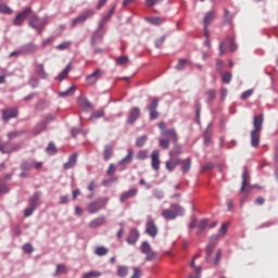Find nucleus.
<instances>
[{"label": "nucleus", "instance_id": "1", "mask_svg": "<svg viewBox=\"0 0 278 278\" xmlns=\"http://www.w3.org/2000/svg\"><path fill=\"white\" fill-rule=\"evenodd\" d=\"M253 126H254V129L251 131V135H250L251 146L254 149H257V147H260V132L264 127V114L254 116Z\"/></svg>", "mask_w": 278, "mask_h": 278}, {"label": "nucleus", "instance_id": "2", "mask_svg": "<svg viewBox=\"0 0 278 278\" xmlns=\"http://www.w3.org/2000/svg\"><path fill=\"white\" fill-rule=\"evenodd\" d=\"M28 25L31 29H35L37 34H42L45 27L49 25V17L40 18V16L33 14L28 21Z\"/></svg>", "mask_w": 278, "mask_h": 278}, {"label": "nucleus", "instance_id": "3", "mask_svg": "<svg viewBox=\"0 0 278 278\" xmlns=\"http://www.w3.org/2000/svg\"><path fill=\"white\" fill-rule=\"evenodd\" d=\"M55 121V115L48 114L43 117L41 122H39L34 130H33V136H40L42 131H47V127L49 126V123H53Z\"/></svg>", "mask_w": 278, "mask_h": 278}, {"label": "nucleus", "instance_id": "4", "mask_svg": "<svg viewBox=\"0 0 278 278\" xmlns=\"http://www.w3.org/2000/svg\"><path fill=\"white\" fill-rule=\"evenodd\" d=\"M159 105H160V98L155 97L146 106V110L149 112L150 121H157V118H160V112H157Z\"/></svg>", "mask_w": 278, "mask_h": 278}, {"label": "nucleus", "instance_id": "5", "mask_svg": "<svg viewBox=\"0 0 278 278\" xmlns=\"http://www.w3.org/2000/svg\"><path fill=\"white\" fill-rule=\"evenodd\" d=\"M105 205H108V198H99L88 204L87 212L89 214H97L100 210H105Z\"/></svg>", "mask_w": 278, "mask_h": 278}, {"label": "nucleus", "instance_id": "6", "mask_svg": "<svg viewBox=\"0 0 278 278\" xmlns=\"http://www.w3.org/2000/svg\"><path fill=\"white\" fill-rule=\"evenodd\" d=\"M218 240H220V236H211L210 242L207 243L205 248V262L207 264H212V255H214V249H216V244L218 243Z\"/></svg>", "mask_w": 278, "mask_h": 278}, {"label": "nucleus", "instance_id": "7", "mask_svg": "<svg viewBox=\"0 0 278 278\" xmlns=\"http://www.w3.org/2000/svg\"><path fill=\"white\" fill-rule=\"evenodd\" d=\"M92 16H94V10L88 9L83 14L72 20L71 27L75 28L77 25H84V23H86L88 18H92Z\"/></svg>", "mask_w": 278, "mask_h": 278}, {"label": "nucleus", "instance_id": "8", "mask_svg": "<svg viewBox=\"0 0 278 278\" xmlns=\"http://www.w3.org/2000/svg\"><path fill=\"white\" fill-rule=\"evenodd\" d=\"M33 9L31 7H27L24 10H22L21 12H18L15 17L13 18V25H15V27H21V25H23V23H25V21H27V18L29 17V14H31Z\"/></svg>", "mask_w": 278, "mask_h": 278}, {"label": "nucleus", "instance_id": "9", "mask_svg": "<svg viewBox=\"0 0 278 278\" xmlns=\"http://www.w3.org/2000/svg\"><path fill=\"white\" fill-rule=\"evenodd\" d=\"M1 119L3 123H10L12 118H18V109L17 108H7L1 111Z\"/></svg>", "mask_w": 278, "mask_h": 278}, {"label": "nucleus", "instance_id": "10", "mask_svg": "<svg viewBox=\"0 0 278 278\" xmlns=\"http://www.w3.org/2000/svg\"><path fill=\"white\" fill-rule=\"evenodd\" d=\"M41 197H42V192L36 191L33 195L29 197L28 205L30 207H34L35 210H38V207L42 205V201H40Z\"/></svg>", "mask_w": 278, "mask_h": 278}, {"label": "nucleus", "instance_id": "11", "mask_svg": "<svg viewBox=\"0 0 278 278\" xmlns=\"http://www.w3.org/2000/svg\"><path fill=\"white\" fill-rule=\"evenodd\" d=\"M161 135L163 138H168L173 144H177V142H179V136L177 135V130H175V128L163 130L161 131Z\"/></svg>", "mask_w": 278, "mask_h": 278}, {"label": "nucleus", "instance_id": "12", "mask_svg": "<svg viewBox=\"0 0 278 278\" xmlns=\"http://www.w3.org/2000/svg\"><path fill=\"white\" fill-rule=\"evenodd\" d=\"M252 186L253 185H251V174L249 173V167L243 166L241 192H244L247 188H251Z\"/></svg>", "mask_w": 278, "mask_h": 278}, {"label": "nucleus", "instance_id": "13", "mask_svg": "<svg viewBox=\"0 0 278 278\" xmlns=\"http://www.w3.org/2000/svg\"><path fill=\"white\" fill-rule=\"evenodd\" d=\"M14 151H16V147H14V143L10 141L5 142L2 139H0V152L2 154L10 155V153H14Z\"/></svg>", "mask_w": 278, "mask_h": 278}, {"label": "nucleus", "instance_id": "14", "mask_svg": "<svg viewBox=\"0 0 278 278\" xmlns=\"http://www.w3.org/2000/svg\"><path fill=\"white\" fill-rule=\"evenodd\" d=\"M99 79H101V68H97L93 73L86 76V83L89 86H94Z\"/></svg>", "mask_w": 278, "mask_h": 278}, {"label": "nucleus", "instance_id": "15", "mask_svg": "<svg viewBox=\"0 0 278 278\" xmlns=\"http://www.w3.org/2000/svg\"><path fill=\"white\" fill-rule=\"evenodd\" d=\"M21 48H22L23 55H31L38 52V45L34 42L25 43Z\"/></svg>", "mask_w": 278, "mask_h": 278}, {"label": "nucleus", "instance_id": "16", "mask_svg": "<svg viewBox=\"0 0 278 278\" xmlns=\"http://www.w3.org/2000/svg\"><path fill=\"white\" fill-rule=\"evenodd\" d=\"M138 118H140V108L135 106L130 110L126 123L128 125H134Z\"/></svg>", "mask_w": 278, "mask_h": 278}, {"label": "nucleus", "instance_id": "17", "mask_svg": "<svg viewBox=\"0 0 278 278\" xmlns=\"http://www.w3.org/2000/svg\"><path fill=\"white\" fill-rule=\"evenodd\" d=\"M146 233H148V236L151 238H155V236H157V226L153 219H149L146 223Z\"/></svg>", "mask_w": 278, "mask_h": 278}, {"label": "nucleus", "instance_id": "18", "mask_svg": "<svg viewBox=\"0 0 278 278\" xmlns=\"http://www.w3.org/2000/svg\"><path fill=\"white\" fill-rule=\"evenodd\" d=\"M105 35L102 33H97L96 30L91 34L89 45L90 47H97V45H101L103 42V38Z\"/></svg>", "mask_w": 278, "mask_h": 278}, {"label": "nucleus", "instance_id": "19", "mask_svg": "<svg viewBox=\"0 0 278 278\" xmlns=\"http://www.w3.org/2000/svg\"><path fill=\"white\" fill-rule=\"evenodd\" d=\"M140 239V232L136 229V228H131L129 230L128 237L126 239V242L128 244H136V242H138V240Z\"/></svg>", "mask_w": 278, "mask_h": 278}, {"label": "nucleus", "instance_id": "20", "mask_svg": "<svg viewBox=\"0 0 278 278\" xmlns=\"http://www.w3.org/2000/svg\"><path fill=\"white\" fill-rule=\"evenodd\" d=\"M182 173L186 174V173H190V168H192V159L190 157H187V159H179V165Z\"/></svg>", "mask_w": 278, "mask_h": 278}, {"label": "nucleus", "instance_id": "21", "mask_svg": "<svg viewBox=\"0 0 278 278\" xmlns=\"http://www.w3.org/2000/svg\"><path fill=\"white\" fill-rule=\"evenodd\" d=\"M136 194H138V189L136 188L129 189L128 191L121 194L119 201L121 203H125V201H129V199H134Z\"/></svg>", "mask_w": 278, "mask_h": 278}, {"label": "nucleus", "instance_id": "22", "mask_svg": "<svg viewBox=\"0 0 278 278\" xmlns=\"http://www.w3.org/2000/svg\"><path fill=\"white\" fill-rule=\"evenodd\" d=\"M177 166H179V157H169V160L165 162V168L169 173H173V170H175Z\"/></svg>", "mask_w": 278, "mask_h": 278}, {"label": "nucleus", "instance_id": "23", "mask_svg": "<svg viewBox=\"0 0 278 278\" xmlns=\"http://www.w3.org/2000/svg\"><path fill=\"white\" fill-rule=\"evenodd\" d=\"M151 164L154 170H160V150H154L151 153Z\"/></svg>", "mask_w": 278, "mask_h": 278}, {"label": "nucleus", "instance_id": "24", "mask_svg": "<svg viewBox=\"0 0 278 278\" xmlns=\"http://www.w3.org/2000/svg\"><path fill=\"white\" fill-rule=\"evenodd\" d=\"M77 165V153H73L68 157V162L64 163L63 168L65 170H70V168H74Z\"/></svg>", "mask_w": 278, "mask_h": 278}, {"label": "nucleus", "instance_id": "25", "mask_svg": "<svg viewBox=\"0 0 278 278\" xmlns=\"http://www.w3.org/2000/svg\"><path fill=\"white\" fill-rule=\"evenodd\" d=\"M214 18H216V12L214 11H208L203 18V25L204 27H210L212 23H214Z\"/></svg>", "mask_w": 278, "mask_h": 278}, {"label": "nucleus", "instance_id": "26", "mask_svg": "<svg viewBox=\"0 0 278 278\" xmlns=\"http://www.w3.org/2000/svg\"><path fill=\"white\" fill-rule=\"evenodd\" d=\"M181 153H184V150L181 148V144H179L177 141L176 143H174L173 149L168 152V155L169 157H179Z\"/></svg>", "mask_w": 278, "mask_h": 278}, {"label": "nucleus", "instance_id": "27", "mask_svg": "<svg viewBox=\"0 0 278 278\" xmlns=\"http://www.w3.org/2000/svg\"><path fill=\"white\" fill-rule=\"evenodd\" d=\"M112 155H114V146L112 144L104 146V151H103L104 162L112 160Z\"/></svg>", "mask_w": 278, "mask_h": 278}, {"label": "nucleus", "instance_id": "28", "mask_svg": "<svg viewBox=\"0 0 278 278\" xmlns=\"http://www.w3.org/2000/svg\"><path fill=\"white\" fill-rule=\"evenodd\" d=\"M131 162H134V150L132 149H128L127 150V155L122 159L118 164L119 166H125L126 164H131Z\"/></svg>", "mask_w": 278, "mask_h": 278}, {"label": "nucleus", "instance_id": "29", "mask_svg": "<svg viewBox=\"0 0 278 278\" xmlns=\"http://www.w3.org/2000/svg\"><path fill=\"white\" fill-rule=\"evenodd\" d=\"M108 220H105V216H100L89 223L90 229H97V227H101L102 225H105Z\"/></svg>", "mask_w": 278, "mask_h": 278}, {"label": "nucleus", "instance_id": "30", "mask_svg": "<svg viewBox=\"0 0 278 278\" xmlns=\"http://www.w3.org/2000/svg\"><path fill=\"white\" fill-rule=\"evenodd\" d=\"M35 73H36V75H38V77H40V79H47V77H49V74H47V72L45 71L43 63L37 64V66L35 68Z\"/></svg>", "mask_w": 278, "mask_h": 278}, {"label": "nucleus", "instance_id": "31", "mask_svg": "<svg viewBox=\"0 0 278 278\" xmlns=\"http://www.w3.org/2000/svg\"><path fill=\"white\" fill-rule=\"evenodd\" d=\"M77 103L80 108H84L85 110H93V105L88 99L79 97L77 99Z\"/></svg>", "mask_w": 278, "mask_h": 278}, {"label": "nucleus", "instance_id": "32", "mask_svg": "<svg viewBox=\"0 0 278 278\" xmlns=\"http://www.w3.org/2000/svg\"><path fill=\"white\" fill-rule=\"evenodd\" d=\"M73 68V64L68 63L65 68L59 74L58 79L60 83L64 81L66 77H68V73H71V70Z\"/></svg>", "mask_w": 278, "mask_h": 278}, {"label": "nucleus", "instance_id": "33", "mask_svg": "<svg viewBox=\"0 0 278 278\" xmlns=\"http://www.w3.org/2000/svg\"><path fill=\"white\" fill-rule=\"evenodd\" d=\"M162 216L165 220H175L177 218V214L170 208L164 210Z\"/></svg>", "mask_w": 278, "mask_h": 278}, {"label": "nucleus", "instance_id": "34", "mask_svg": "<svg viewBox=\"0 0 278 278\" xmlns=\"http://www.w3.org/2000/svg\"><path fill=\"white\" fill-rule=\"evenodd\" d=\"M203 138L204 146L210 147V144H212V130H210V126H207V128L204 130Z\"/></svg>", "mask_w": 278, "mask_h": 278}, {"label": "nucleus", "instance_id": "35", "mask_svg": "<svg viewBox=\"0 0 278 278\" xmlns=\"http://www.w3.org/2000/svg\"><path fill=\"white\" fill-rule=\"evenodd\" d=\"M75 90H77V87L72 86L65 91H60L59 97H62L63 99H66V97H73V94H75Z\"/></svg>", "mask_w": 278, "mask_h": 278}, {"label": "nucleus", "instance_id": "36", "mask_svg": "<svg viewBox=\"0 0 278 278\" xmlns=\"http://www.w3.org/2000/svg\"><path fill=\"white\" fill-rule=\"evenodd\" d=\"M127 275H129V267L125 265H118L117 266V277L125 278Z\"/></svg>", "mask_w": 278, "mask_h": 278}, {"label": "nucleus", "instance_id": "37", "mask_svg": "<svg viewBox=\"0 0 278 278\" xmlns=\"http://www.w3.org/2000/svg\"><path fill=\"white\" fill-rule=\"evenodd\" d=\"M68 273V267L64 264H58L56 269L54 271V277H58V275H66Z\"/></svg>", "mask_w": 278, "mask_h": 278}, {"label": "nucleus", "instance_id": "38", "mask_svg": "<svg viewBox=\"0 0 278 278\" xmlns=\"http://www.w3.org/2000/svg\"><path fill=\"white\" fill-rule=\"evenodd\" d=\"M170 207L174 210V214H176V216H184V214H186V210L179 204H170Z\"/></svg>", "mask_w": 278, "mask_h": 278}, {"label": "nucleus", "instance_id": "39", "mask_svg": "<svg viewBox=\"0 0 278 278\" xmlns=\"http://www.w3.org/2000/svg\"><path fill=\"white\" fill-rule=\"evenodd\" d=\"M25 134H27V131H25V130H13V131L9 132L7 136H8L9 140H14V138L25 136Z\"/></svg>", "mask_w": 278, "mask_h": 278}, {"label": "nucleus", "instance_id": "40", "mask_svg": "<svg viewBox=\"0 0 278 278\" xmlns=\"http://www.w3.org/2000/svg\"><path fill=\"white\" fill-rule=\"evenodd\" d=\"M46 152L48 153V155H55V153H58V147H55V143L53 141H50L48 143Z\"/></svg>", "mask_w": 278, "mask_h": 278}, {"label": "nucleus", "instance_id": "41", "mask_svg": "<svg viewBox=\"0 0 278 278\" xmlns=\"http://www.w3.org/2000/svg\"><path fill=\"white\" fill-rule=\"evenodd\" d=\"M103 116H105V110L103 109H100L96 112H93L90 117H89V121H94L97 118H103Z\"/></svg>", "mask_w": 278, "mask_h": 278}, {"label": "nucleus", "instance_id": "42", "mask_svg": "<svg viewBox=\"0 0 278 278\" xmlns=\"http://www.w3.org/2000/svg\"><path fill=\"white\" fill-rule=\"evenodd\" d=\"M146 21H148L150 25H162V23H164V18L160 16L147 17Z\"/></svg>", "mask_w": 278, "mask_h": 278}, {"label": "nucleus", "instance_id": "43", "mask_svg": "<svg viewBox=\"0 0 278 278\" xmlns=\"http://www.w3.org/2000/svg\"><path fill=\"white\" fill-rule=\"evenodd\" d=\"M187 64H191V62L188 59H179L176 65V71H184Z\"/></svg>", "mask_w": 278, "mask_h": 278}, {"label": "nucleus", "instance_id": "44", "mask_svg": "<svg viewBox=\"0 0 278 278\" xmlns=\"http://www.w3.org/2000/svg\"><path fill=\"white\" fill-rule=\"evenodd\" d=\"M147 140H149V136L143 135L136 139V147L138 149L142 148L143 144H147Z\"/></svg>", "mask_w": 278, "mask_h": 278}, {"label": "nucleus", "instance_id": "45", "mask_svg": "<svg viewBox=\"0 0 278 278\" xmlns=\"http://www.w3.org/2000/svg\"><path fill=\"white\" fill-rule=\"evenodd\" d=\"M205 96H206V102L212 103V101H214V99H216V90L208 89L205 91Z\"/></svg>", "mask_w": 278, "mask_h": 278}, {"label": "nucleus", "instance_id": "46", "mask_svg": "<svg viewBox=\"0 0 278 278\" xmlns=\"http://www.w3.org/2000/svg\"><path fill=\"white\" fill-rule=\"evenodd\" d=\"M20 168L21 170H31L34 168V161H23Z\"/></svg>", "mask_w": 278, "mask_h": 278}, {"label": "nucleus", "instance_id": "47", "mask_svg": "<svg viewBox=\"0 0 278 278\" xmlns=\"http://www.w3.org/2000/svg\"><path fill=\"white\" fill-rule=\"evenodd\" d=\"M47 108H49V104L45 100H40L35 105V110H37L38 112H42V111L47 110Z\"/></svg>", "mask_w": 278, "mask_h": 278}, {"label": "nucleus", "instance_id": "48", "mask_svg": "<svg viewBox=\"0 0 278 278\" xmlns=\"http://www.w3.org/2000/svg\"><path fill=\"white\" fill-rule=\"evenodd\" d=\"M224 25H229L233 21V15H231V12L227 9L224 11Z\"/></svg>", "mask_w": 278, "mask_h": 278}, {"label": "nucleus", "instance_id": "49", "mask_svg": "<svg viewBox=\"0 0 278 278\" xmlns=\"http://www.w3.org/2000/svg\"><path fill=\"white\" fill-rule=\"evenodd\" d=\"M227 229H229V225L228 224H223L222 227L218 230V233L213 235V236H219V240H223V236L227 235Z\"/></svg>", "mask_w": 278, "mask_h": 278}, {"label": "nucleus", "instance_id": "50", "mask_svg": "<svg viewBox=\"0 0 278 278\" xmlns=\"http://www.w3.org/2000/svg\"><path fill=\"white\" fill-rule=\"evenodd\" d=\"M226 42H230L229 49H230L231 53H233V51H237L238 43H236V39L235 38L227 37L226 38Z\"/></svg>", "mask_w": 278, "mask_h": 278}, {"label": "nucleus", "instance_id": "51", "mask_svg": "<svg viewBox=\"0 0 278 278\" xmlns=\"http://www.w3.org/2000/svg\"><path fill=\"white\" fill-rule=\"evenodd\" d=\"M118 181V177L114 176L110 179H104L102 180V186H104V188H110L112 186V184Z\"/></svg>", "mask_w": 278, "mask_h": 278}, {"label": "nucleus", "instance_id": "52", "mask_svg": "<svg viewBox=\"0 0 278 278\" xmlns=\"http://www.w3.org/2000/svg\"><path fill=\"white\" fill-rule=\"evenodd\" d=\"M233 78V75L231 72L224 73L222 76L223 84H231V79Z\"/></svg>", "mask_w": 278, "mask_h": 278}, {"label": "nucleus", "instance_id": "53", "mask_svg": "<svg viewBox=\"0 0 278 278\" xmlns=\"http://www.w3.org/2000/svg\"><path fill=\"white\" fill-rule=\"evenodd\" d=\"M151 251V244L149 243V241H143L141 243V253H143V255H147V253H149Z\"/></svg>", "mask_w": 278, "mask_h": 278}, {"label": "nucleus", "instance_id": "54", "mask_svg": "<svg viewBox=\"0 0 278 278\" xmlns=\"http://www.w3.org/2000/svg\"><path fill=\"white\" fill-rule=\"evenodd\" d=\"M96 255H99V257H103V255H108V248L105 247H98L94 250Z\"/></svg>", "mask_w": 278, "mask_h": 278}, {"label": "nucleus", "instance_id": "55", "mask_svg": "<svg viewBox=\"0 0 278 278\" xmlns=\"http://www.w3.org/2000/svg\"><path fill=\"white\" fill-rule=\"evenodd\" d=\"M71 45H73L71 41H63L59 46H56L58 51H66V49L71 48Z\"/></svg>", "mask_w": 278, "mask_h": 278}, {"label": "nucleus", "instance_id": "56", "mask_svg": "<svg viewBox=\"0 0 278 278\" xmlns=\"http://www.w3.org/2000/svg\"><path fill=\"white\" fill-rule=\"evenodd\" d=\"M98 34H102L105 36V22H103V20H101L98 24V28L94 30Z\"/></svg>", "mask_w": 278, "mask_h": 278}, {"label": "nucleus", "instance_id": "57", "mask_svg": "<svg viewBox=\"0 0 278 278\" xmlns=\"http://www.w3.org/2000/svg\"><path fill=\"white\" fill-rule=\"evenodd\" d=\"M205 227H207V218H203L200 220V224L198 226L199 232H197V236H199V233H201V231H204Z\"/></svg>", "mask_w": 278, "mask_h": 278}, {"label": "nucleus", "instance_id": "58", "mask_svg": "<svg viewBox=\"0 0 278 278\" xmlns=\"http://www.w3.org/2000/svg\"><path fill=\"white\" fill-rule=\"evenodd\" d=\"M129 62V56L127 55H121L116 59V64L119 66H123V64H127Z\"/></svg>", "mask_w": 278, "mask_h": 278}, {"label": "nucleus", "instance_id": "59", "mask_svg": "<svg viewBox=\"0 0 278 278\" xmlns=\"http://www.w3.org/2000/svg\"><path fill=\"white\" fill-rule=\"evenodd\" d=\"M148 155H149V150H141L137 153V160H140V161L147 160Z\"/></svg>", "mask_w": 278, "mask_h": 278}, {"label": "nucleus", "instance_id": "60", "mask_svg": "<svg viewBox=\"0 0 278 278\" xmlns=\"http://www.w3.org/2000/svg\"><path fill=\"white\" fill-rule=\"evenodd\" d=\"M0 14H12V9L8 4H0Z\"/></svg>", "mask_w": 278, "mask_h": 278}, {"label": "nucleus", "instance_id": "61", "mask_svg": "<svg viewBox=\"0 0 278 278\" xmlns=\"http://www.w3.org/2000/svg\"><path fill=\"white\" fill-rule=\"evenodd\" d=\"M159 144H160V147H162V149H169L170 148V141L167 138L161 139L159 141Z\"/></svg>", "mask_w": 278, "mask_h": 278}, {"label": "nucleus", "instance_id": "62", "mask_svg": "<svg viewBox=\"0 0 278 278\" xmlns=\"http://www.w3.org/2000/svg\"><path fill=\"white\" fill-rule=\"evenodd\" d=\"M23 251H24V253L31 255V253H34V245H31V243H26L23 247Z\"/></svg>", "mask_w": 278, "mask_h": 278}, {"label": "nucleus", "instance_id": "63", "mask_svg": "<svg viewBox=\"0 0 278 278\" xmlns=\"http://www.w3.org/2000/svg\"><path fill=\"white\" fill-rule=\"evenodd\" d=\"M40 84V80L36 77H30L28 80V85L33 88H38V85Z\"/></svg>", "mask_w": 278, "mask_h": 278}, {"label": "nucleus", "instance_id": "64", "mask_svg": "<svg viewBox=\"0 0 278 278\" xmlns=\"http://www.w3.org/2000/svg\"><path fill=\"white\" fill-rule=\"evenodd\" d=\"M134 274L130 278H140L142 277V269L140 267H132Z\"/></svg>", "mask_w": 278, "mask_h": 278}]
</instances>
